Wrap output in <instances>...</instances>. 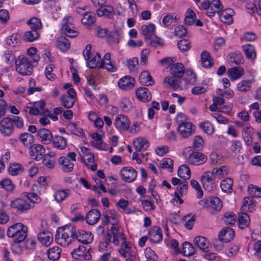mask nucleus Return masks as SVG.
Listing matches in <instances>:
<instances>
[{"instance_id": "1", "label": "nucleus", "mask_w": 261, "mask_h": 261, "mask_svg": "<svg viewBox=\"0 0 261 261\" xmlns=\"http://www.w3.org/2000/svg\"><path fill=\"white\" fill-rule=\"evenodd\" d=\"M75 227L73 225H67L58 229L55 236L56 242L62 246H67L74 240Z\"/></svg>"}, {"instance_id": "2", "label": "nucleus", "mask_w": 261, "mask_h": 261, "mask_svg": "<svg viewBox=\"0 0 261 261\" xmlns=\"http://www.w3.org/2000/svg\"><path fill=\"white\" fill-rule=\"evenodd\" d=\"M18 128L23 127V120L18 116L5 117L0 121V132L5 136H11L14 132V125Z\"/></svg>"}, {"instance_id": "3", "label": "nucleus", "mask_w": 261, "mask_h": 261, "mask_svg": "<svg viewBox=\"0 0 261 261\" xmlns=\"http://www.w3.org/2000/svg\"><path fill=\"white\" fill-rule=\"evenodd\" d=\"M31 60L23 56H19L16 60V70L22 75H30L33 71Z\"/></svg>"}, {"instance_id": "4", "label": "nucleus", "mask_w": 261, "mask_h": 261, "mask_svg": "<svg viewBox=\"0 0 261 261\" xmlns=\"http://www.w3.org/2000/svg\"><path fill=\"white\" fill-rule=\"evenodd\" d=\"M9 206L11 208L15 210L17 214L24 213L32 207L28 201L21 197L12 200Z\"/></svg>"}, {"instance_id": "5", "label": "nucleus", "mask_w": 261, "mask_h": 261, "mask_svg": "<svg viewBox=\"0 0 261 261\" xmlns=\"http://www.w3.org/2000/svg\"><path fill=\"white\" fill-rule=\"evenodd\" d=\"M186 159L189 164L198 166L205 163L207 161V157L201 152L192 151L189 153Z\"/></svg>"}, {"instance_id": "6", "label": "nucleus", "mask_w": 261, "mask_h": 261, "mask_svg": "<svg viewBox=\"0 0 261 261\" xmlns=\"http://www.w3.org/2000/svg\"><path fill=\"white\" fill-rule=\"evenodd\" d=\"M215 178L211 172H205L201 177L203 188L208 192L214 190L215 188Z\"/></svg>"}, {"instance_id": "7", "label": "nucleus", "mask_w": 261, "mask_h": 261, "mask_svg": "<svg viewBox=\"0 0 261 261\" xmlns=\"http://www.w3.org/2000/svg\"><path fill=\"white\" fill-rule=\"evenodd\" d=\"M72 18L71 17H68L64 19L65 22L62 27V32L67 36L74 38L77 36L78 32L74 30V27L72 23Z\"/></svg>"}, {"instance_id": "8", "label": "nucleus", "mask_w": 261, "mask_h": 261, "mask_svg": "<svg viewBox=\"0 0 261 261\" xmlns=\"http://www.w3.org/2000/svg\"><path fill=\"white\" fill-rule=\"evenodd\" d=\"M45 152L44 147L40 144H36L31 146L29 149V154L32 158L39 161L44 156Z\"/></svg>"}, {"instance_id": "9", "label": "nucleus", "mask_w": 261, "mask_h": 261, "mask_svg": "<svg viewBox=\"0 0 261 261\" xmlns=\"http://www.w3.org/2000/svg\"><path fill=\"white\" fill-rule=\"evenodd\" d=\"M74 240H77L79 242L84 244L90 243L93 241V236L89 231H87L83 229H75L74 233Z\"/></svg>"}, {"instance_id": "10", "label": "nucleus", "mask_w": 261, "mask_h": 261, "mask_svg": "<svg viewBox=\"0 0 261 261\" xmlns=\"http://www.w3.org/2000/svg\"><path fill=\"white\" fill-rule=\"evenodd\" d=\"M120 175L122 179L127 182H133L137 176V172L130 167L123 168L120 171Z\"/></svg>"}, {"instance_id": "11", "label": "nucleus", "mask_w": 261, "mask_h": 261, "mask_svg": "<svg viewBox=\"0 0 261 261\" xmlns=\"http://www.w3.org/2000/svg\"><path fill=\"white\" fill-rule=\"evenodd\" d=\"M114 124L117 129L122 131H125L128 128L130 121L127 116L120 114L116 117Z\"/></svg>"}, {"instance_id": "12", "label": "nucleus", "mask_w": 261, "mask_h": 261, "mask_svg": "<svg viewBox=\"0 0 261 261\" xmlns=\"http://www.w3.org/2000/svg\"><path fill=\"white\" fill-rule=\"evenodd\" d=\"M101 217V212L98 209L90 210L86 216L85 220L89 225L95 224Z\"/></svg>"}, {"instance_id": "13", "label": "nucleus", "mask_w": 261, "mask_h": 261, "mask_svg": "<svg viewBox=\"0 0 261 261\" xmlns=\"http://www.w3.org/2000/svg\"><path fill=\"white\" fill-rule=\"evenodd\" d=\"M149 240L154 243H158L162 240V230L158 226L152 227L149 232Z\"/></svg>"}, {"instance_id": "14", "label": "nucleus", "mask_w": 261, "mask_h": 261, "mask_svg": "<svg viewBox=\"0 0 261 261\" xmlns=\"http://www.w3.org/2000/svg\"><path fill=\"white\" fill-rule=\"evenodd\" d=\"M96 13L98 16H105L109 19L112 18L115 14L113 7L105 4L97 9Z\"/></svg>"}, {"instance_id": "15", "label": "nucleus", "mask_w": 261, "mask_h": 261, "mask_svg": "<svg viewBox=\"0 0 261 261\" xmlns=\"http://www.w3.org/2000/svg\"><path fill=\"white\" fill-rule=\"evenodd\" d=\"M135 83V79L129 76H125L120 79L118 85L119 87L123 90H127L134 87Z\"/></svg>"}, {"instance_id": "16", "label": "nucleus", "mask_w": 261, "mask_h": 261, "mask_svg": "<svg viewBox=\"0 0 261 261\" xmlns=\"http://www.w3.org/2000/svg\"><path fill=\"white\" fill-rule=\"evenodd\" d=\"M193 124L190 122H186L178 126L177 131L182 137L187 138L193 133Z\"/></svg>"}, {"instance_id": "17", "label": "nucleus", "mask_w": 261, "mask_h": 261, "mask_svg": "<svg viewBox=\"0 0 261 261\" xmlns=\"http://www.w3.org/2000/svg\"><path fill=\"white\" fill-rule=\"evenodd\" d=\"M37 135L41 141L44 144H48L51 142L53 139L51 132L45 128H41L37 131Z\"/></svg>"}, {"instance_id": "18", "label": "nucleus", "mask_w": 261, "mask_h": 261, "mask_svg": "<svg viewBox=\"0 0 261 261\" xmlns=\"http://www.w3.org/2000/svg\"><path fill=\"white\" fill-rule=\"evenodd\" d=\"M234 236L233 229L229 227L224 228L218 234L219 239L224 242L230 241Z\"/></svg>"}, {"instance_id": "19", "label": "nucleus", "mask_w": 261, "mask_h": 261, "mask_svg": "<svg viewBox=\"0 0 261 261\" xmlns=\"http://www.w3.org/2000/svg\"><path fill=\"white\" fill-rule=\"evenodd\" d=\"M137 98L142 101H149L151 99V94L146 87H140L136 92Z\"/></svg>"}, {"instance_id": "20", "label": "nucleus", "mask_w": 261, "mask_h": 261, "mask_svg": "<svg viewBox=\"0 0 261 261\" xmlns=\"http://www.w3.org/2000/svg\"><path fill=\"white\" fill-rule=\"evenodd\" d=\"M184 73V66L182 63H175L170 68V74L175 78H180Z\"/></svg>"}, {"instance_id": "21", "label": "nucleus", "mask_w": 261, "mask_h": 261, "mask_svg": "<svg viewBox=\"0 0 261 261\" xmlns=\"http://www.w3.org/2000/svg\"><path fill=\"white\" fill-rule=\"evenodd\" d=\"M194 244L204 252L209 250L210 243L206 238L202 236H197L194 240Z\"/></svg>"}, {"instance_id": "22", "label": "nucleus", "mask_w": 261, "mask_h": 261, "mask_svg": "<svg viewBox=\"0 0 261 261\" xmlns=\"http://www.w3.org/2000/svg\"><path fill=\"white\" fill-rule=\"evenodd\" d=\"M133 144L137 151L146 150L149 146L148 141L142 138L135 139L133 141Z\"/></svg>"}, {"instance_id": "23", "label": "nucleus", "mask_w": 261, "mask_h": 261, "mask_svg": "<svg viewBox=\"0 0 261 261\" xmlns=\"http://www.w3.org/2000/svg\"><path fill=\"white\" fill-rule=\"evenodd\" d=\"M1 188L4 189L8 193H13L16 189V186L10 178H6L0 181V189Z\"/></svg>"}, {"instance_id": "24", "label": "nucleus", "mask_w": 261, "mask_h": 261, "mask_svg": "<svg viewBox=\"0 0 261 261\" xmlns=\"http://www.w3.org/2000/svg\"><path fill=\"white\" fill-rule=\"evenodd\" d=\"M205 203L216 211H219L222 208V203L217 197H210L205 200Z\"/></svg>"}, {"instance_id": "25", "label": "nucleus", "mask_w": 261, "mask_h": 261, "mask_svg": "<svg viewBox=\"0 0 261 261\" xmlns=\"http://www.w3.org/2000/svg\"><path fill=\"white\" fill-rule=\"evenodd\" d=\"M38 239L42 244L48 246L53 242V237L50 232H43L38 234Z\"/></svg>"}, {"instance_id": "26", "label": "nucleus", "mask_w": 261, "mask_h": 261, "mask_svg": "<svg viewBox=\"0 0 261 261\" xmlns=\"http://www.w3.org/2000/svg\"><path fill=\"white\" fill-rule=\"evenodd\" d=\"M139 81L140 83L146 86L152 85L154 83V80L148 71L141 72L139 76Z\"/></svg>"}, {"instance_id": "27", "label": "nucleus", "mask_w": 261, "mask_h": 261, "mask_svg": "<svg viewBox=\"0 0 261 261\" xmlns=\"http://www.w3.org/2000/svg\"><path fill=\"white\" fill-rule=\"evenodd\" d=\"M229 77L232 80H236L241 77L244 74V69L240 67H234L227 71Z\"/></svg>"}, {"instance_id": "28", "label": "nucleus", "mask_w": 261, "mask_h": 261, "mask_svg": "<svg viewBox=\"0 0 261 261\" xmlns=\"http://www.w3.org/2000/svg\"><path fill=\"white\" fill-rule=\"evenodd\" d=\"M52 140L54 146L60 150L64 149L67 145L66 139L61 136H55Z\"/></svg>"}, {"instance_id": "29", "label": "nucleus", "mask_w": 261, "mask_h": 261, "mask_svg": "<svg viewBox=\"0 0 261 261\" xmlns=\"http://www.w3.org/2000/svg\"><path fill=\"white\" fill-rule=\"evenodd\" d=\"M58 162L62 165V169L64 172H69L72 170L73 164L65 156H61L59 158Z\"/></svg>"}, {"instance_id": "30", "label": "nucleus", "mask_w": 261, "mask_h": 261, "mask_svg": "<svg viewBox=\"0 0 261 261\" xmlns=\"http://www.w3.org/2000/svg\"><path fill=\"white\" fill-rule=\"evenodd\" d=\"M232 11L231 9L226 10L225 11H222L219 13L220 19L223 22L230 24L233 22L232 15L230 12Z\"/></svg>"}, {"instance_id": "31", "label": "nucleus", "mask_w": 261, "mask_h": 261, "mask_svg": "<svg viewBox=\"0 0 261 261\" xmlns=\"http://www.w3.org/2000/svg\"><path fill=\"white\" fill-rule=\"evenodd\" d=\"M155 27L153 24L149 23L148 25H143L141 27L142 34L144 36L145 40L148 41V38L155 31Z\"/></svg>"}, {"instance_id": "32", "label": "nucleus", "mask_w": 261, "mask_h": 261, "mask_svg": "<svg viewBox=\"0 0 261 261\" xmlns=\"http://www.w3.org/2000/svg\"><path fill=\"white\" fill-rule=\"evenodd\" d=\"M239 227L241 229L246 228L250 223V218L249 216L245 213H240L238 217Z\"/></svg>"}, {"instance_id": "33", "label": "nucleus", "mask_w": 261, "mask_h": 261, "mask_svg": "<svg viewBox=\"0 0 261 261\" xmlns=\"http://www.w3.org/2000/svg\"><path fill=\"white\" fill-rule=\"evenodd\" d=\"M69 40L63 36L60 37L57 40V46L62 51H67L70 47Z\"/></svg>"}, {"instance_id": "34", "label": "nucleus", "mask_w": 261, "mask_h": 261, "mask_svg": "<svg viewBox=\"0 0 261 261\" xmlns=\"http://www.w3.org/2000/svg\"><path fill=\"white\" fill-rule=\"evenodd\" d=\"M233 183V180L230 178H226L222 180L220 184L222 190L225 193H231Z\"/></svg>"}, {"instance_id": "35", "label": "nucleus", "mask_w": 261, "mask_h": 261, "mask_svg": "<svg viewBox=\"0 0 261 261\" xmlns=\"http://www.w3.org/2000/svg\"><path fill=\"white\" fill-rule=\"evenodd\" d=\"M227 61L231 65H239L244 62V60L240 54L235 53L228 56Z\"/></svg>"}, {"instance_id": "36", "label": "nucleus", "mask_w": 261, "mask_h": 261, "mask_svg": "<svg viewBox=\"0 0 261 261\" xmlns=\"http://www.w3.org/2000/svg\"><path fill=\"white\" fill-rule=\"evenodd\" d=\"M24 225L21 223H16L12 225L8 229L7 236L9 238H12L19 233V231L22 229V227Z\"/></svg>"}, {"instance_id": "37", "label": "nucleus", "mask_w": 261, "mask_h": 261, "mask_svg": "<svg viewBox=\"0 0 261 261\" xmlns=\"http://www.w3.org/2000/svg\"><path fill=\"white\" fill-rule=\"evenodd\" d=\"M71 192L69 189H64L57 191L54 194V198L58 202H61L66 197L70 195Z\"/></svg>"}, {"instance_id": "38", "label": "nucleus", "mask_w": 261, "mask_h": 261, "mask_svg": "<svg viewBox=\"0 0 261 261\" xmlns=\"http://www.w3.org/2000/svg\"><path fill=\"white\" fill-rule=\"evenodd\" d=\"M23 170V166L16 163L10 164L8 168L9 173L13 176H16L21 173Z\"/></svg>"}, {"instance_id": "39", "label": "nucleus", "mask_w": 261, "mask_h": 261, "mask_svg": "<svg viewBox=\"0 0 261 261\" xmlns=\"http://www.w3.org/2000/svg\"><path fill=\"white\" fill-rule=\"evenodd\" d=\"M61 251V249L58 246L49 248L47 251L48 257L50 259L57 260L60 257Z\"/></svg>"}, {"instance_id": "40", "label": "nucleus", "mask_w": 261, "mask_h": 261, "mask_svg": "<svg viewBox=\"0 0 261 261\" xmlns=\"http://www.w3.org/2000/svg\"><path fill=\"white\" fill-rule=\"evenodd\" d=\"M39 37L38 31L32 30L26 32L23 35V40L25 42H33L37 39Z\"/></svg>"}, {"instance_id": "41", "label": "nucleus", "mask_w": 261, "mask_h": 261, "mask_svg": "<svg viewBox=\"0 0 261 261\" xmlns=\"http://www.w3.org/2000/svg\"><path fill=\"white\" fill-rule=\"evenodd\" d=\"M27 231L28 227L23 225L22 229L19 231V233L12 238L13 242L15 243H19L23 241L27 237Z\"/></svg>"}, {"instance_id": "42", "label": "nucleus", "mask_w": 261, "mask_h": 261, "mask_svg": "<svg viewBox=\"0 0 261 261\" xmlns=\"http://www.w3.org/2000/svg\"><path fill=\"white\" fill-rule=\"evenodd\" d=\"M243 49L248 59L253 60L256 58V52L252 45L250 44H245L243 46Z\"/></svg>"}, {"instance_id": "43", "label": "nucleus", "mask_w": 261, "mask_h": 261, "mask_svg": "<svg viewBox=\"0 0 261 261\" xmlns=\"http://www.w3.org/2000/svg\"><path fill=\"white\" fill-rule=\"evenodd\" d=\"M195 250L193 246L188 242L182 243V253L186 256H190L194 254Z\"/></svg>"}, {"instance_id": "44", "label": "nucleus", "mask_w": 261, "mask_h": 261, "mask_svg": "<svg viewBox=\"0 0 261 261\" xmlns=\"http://www.w3.org/2000/svg\"><path fill=\"white\" fill-rule=\"evenodd\" d=\"M146 41L149 42L151 46L155 47H161L164 45V40L153 35H150Z\"/></svg>"}, {"instance_id": "45", "label": "nucleus", "mask_w": 261, "mask_h": 261, "mask_svg": "<svg viewBox=\"0 0 261 261\" xmlns=\"http://www.w3.org/2000/svg\"><path fill=\"white\" fill-rule=\"evenodd\" d=\"M190 170L187 165H181L178 170V175L184 179H189L190 177Z\"/></svg>"}, {"instance_id": "46", "label": "nucleus", "mask_w": 261, "mask_h": 261, "mask_svg": "<svg viewBox=\"0 0 261 261\" xmlns=\"http://www.w3.org/2000/svg\"><path fill=\"white\" fill-rule=\"evenodd\" d=\"M196 18V16L194 11L191 9H188L185 14V18L184 19L185 24L189 25L193 24Z\"/></svg>"}, {"instance_id": "47", "label": "nucleus", "mask_w": 261, "mask_h": 261, "mask_svg": "<svg viewBox=\"0 0 261 261\" xmlns=\"http://www.w3.org/2000/svg\"><path fill=\"white\" fill-rule=\"evenodd\" d=\"M253 81V80H243L239 82L237 86L239 91L244 92L249 91L251 89V83Z\"/></svg>"}, {"instance_id": "48", "label": "nucleus", "mask_w": 261, "mask_h": 261, "mask_svg": "<svg viewBox=\"0 0 261 261\" xmlns=\"http://www.w3.org/2000/svg\"><path fill=\"white\" fill-rule=\"evenodd\" d=\"M164 82L168 85V88H172L174 90L178 88L180 83L179 80L173 79L171 76L166 77L164 79Z\"/></svg>"}, {"instance_id": "49", "label": "nucleus", "mask_w": 261, "mask_h": 261, "mask_svg": "<svg viewBox=\"0 0 261 261\" xmlns=\"http://www.w3.org/2000/svg\"><path fill=\"white\" fill-rule=\"evenodd\" d=\"M27 24L32 30L38 31L42 28V23L40 19L36 17H33L27 21Z\"/></svg>"}, {"instance_id": "50", "label": "nucleus", "mask_w": 261, "mask_h": 261, "mask_svg": "<svg viewBox=\"0 0 261 261\" xmlns=\"http://www.w3.org/2000/svg\"><path fill=\"white\" fill-rule=\"evenodd\" d=\"M19 139L25 146H30L34 142V137L31 134L25 133L19 136Z\"/></svg>"}, {"instance_id": "51", "label": "nucleus", "mask_w": 261, "mask_h": 261, "mask_svg": "<svg viewBox=\"0 0 261 261\" xmlns=\"http://www.w3.org/2000/svg\"><path fill=\"white\" fill-rule=\"evenodd\" d=\"M63 106L66 108H72L75 102L74 97L69 95H63L61 98Z\"/></svg>"}, {"instance_id": "52", "label": "nucleus", "mask_w": 261, "mask_h": 261, "mask_svg": "<svg viewBox=\"0 0 261 261\" xmlns=\"http://www.w3.org/2000/svg\"><path fill=\"white\" fill-rule=\"evenodd\" d=\"M101 57L98 53H96V56L93 57L92 59L88 61H87V66L90 68H94L100 65L101 64Z\"/></svg>"}, {"instance_id": "53", "label": "nucleus", "mask_w": 261, "mask_h": 261, "mask_svg": "<svg viewBox=\"0 0 261 261\" xmlns=\"http://www.w3.org/2000/svg\"><path fill=\"white\" fill-rule=\"evenodd\" d=\"M95 15L92 12H88L83 16L81 19V22L85 25H91L95 21Z\"/></svg>"}, {"instance_id": "54", "label": "nucleus", "mask_w": 261, "mask_h": 261, "mask_svg": "<svg viewBox=\"0 0 261 261\" xmlns=\"http://www.w3.org/2000/svg\"><path fill=\"white\" fill-rule=\"evenodd\" d=\"M86 247L84 246L80 245L77 248L75 249L71 253V255L73 258L79 259L81 258H83L84 255V252H86Z\"/></svg>"}, {"instance_id": "55", "label": "nucleus", "mask_w": 261, "mask_h": 261, "mask_svg": "<svg viewBox=\"0 0 261 261\" xmlns=\"http://www.w3.org/2000/svg\"><path fill=\"white\" fill-rule=\"evenodd\" d=\"M200 127L207 135H212L215 131L214 126L209 122H204L199 124Z\"/></svg>"}, {"instance_id": "56", "label": "nucleus", "mask_w": 261, "mask_h": 261, "mask_svg": "<svg viewBox=\"0 0 261 261\" xmlns=\"http://www.w3.org/2000/svg\"><path fill=\"white\" fill-rule=\"evenodd\" d=\"M69 130L71 131L73 134L79 136H83L84 130L83 129L79 128L77 124L74 122L69 123L67 126Z\"/></svg>"}, {"instance_id": "57", "label": "nucleus", "mask_w": 261, "mask_h": 261, "mask_svg": "<svg viewBox=\"0 0 261 261\" xmlns=\"http://www.w3.org/2000/svg\"><path fill=\"white\" fill-rule=\"evenodd\" d=\"M196 216L193 215H186L183 218V221L185 222V226L188 229H191L193 228L194 223L196 219Z\"/></svg>"}, {"instance_id": "58", "label": "nucleus", "mask_w": 261, "mask_h": 261, "mask_svg": "<svg viewBox=\"0 0 261 261\" xmlns=\"http://www.w3.org/2000/svg\"><path fill=\"white\" fill-rule=\"evenodd\" d=\"M19 35L17 33L13 34L7 38V43L8 45L13 47L17 46L19 42Z\"/></svg>"}, {"instance_id": "59", "label": "nucleus", "mask_w": 261, "mask_h": 261, "mask_svg": "<svg viewBox=\"0 0 261 261\" xmlns=\"http://www.w3.org/2000/svg\"><path fill=\"white\" fill-rule=\"evenodd\" d=\"M255 204L252 197H245L243 200V205L241 208H243L244 207H247V210L251 212L254 208Z\"/></svg>"}, {"instance_id": "60", "label": "nucleus", "mask_w": 261, "mask_h": 261, "mask_svg": "<svg viewBox=\"0 0 261 261\" xmlns=\"http://www.w3.org/2000/svg\"><path fill=\"white\" fill-rule=\"evenodd\" d=\"M214 177L220 176V178L228 174V170L225 166H222L220 168H214L211 171Z\"/></svg>"}, {"instance_id": "61", "label": "nucleus", "mask_w": 261, "mask_h": 261, "mask_svg": "<svg viewBox=\"0 0 261 261\" xmlns=\"http://www.w3.org/2000/svg\"><path fill=\"white\" fill-rule=\"evenodd\" d=\"M173 161L170 158H165L162 160L161 167L168 169L170 172L173 171Z\"/></svg>"}, {"instance_id": "62", "label": "nucleus", "mask_w": 261, "mask_h": 261, "mask_svg": "<svg viewBox=\"0 0 261 261\" xmlns=\"http://www.w3.org/2000/svg\"><path fill=\"white\" fill-rule=\"evenodd\" d=\"M236 216L232 212H226L224 215V221L227 225H232L235 223Z\"/></svg>"}, {"instance_id": "63", "label": "nucleus", "mask_w": 261, "mask_h": 261, "mask_svg": "<svg viewBox=\"0 0 261 261\" xmlns=\"http://www.w3.org/2000/svg\"><path fill=\"white\" fill-rule=\"evenodd\" d=\"M248 191L250 195L255 197H261V188L250 185L248 187Z\"/></svg>"}, {"instance_id": "64", "label": "nucleus", "mask_w": 261, "mask_h": 261, "mask_svg": "<svg viewBox=\"0 0 261 261\" xmlns=\"http://www.w3.org/2000/svg\"><path fill=\"white\" fill-rule=\"evenodd\" d=\"M178 48L182 52L189 50L191 48L190 43L187 39H182L177 43Z\"/></svg>"}]
</instances>
